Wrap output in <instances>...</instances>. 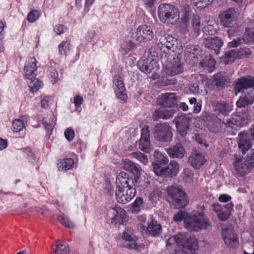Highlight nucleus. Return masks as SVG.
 Masks as SVG:
<instances>
[{
	"label": "nucleus",
	"mask_w": 254,
	"mask_h": 254,
	"mask_svg": "<svg viewBox=\"0 0 254 254\" xmlns=\"http://www.w3.org/2000/svg\"><path fill=\"white\" fill-rule=\"evenodd\" d=\"M83 102V98L79 95H76L74 97L73 103L76 108L79 107Z\"/></svg>",
	"instance_id": "obj_60"
},
{
	"label": "nucleus",
	"mask_w": 254,
	"mask_h": 254,
	"mask_svg": "<svg viewBox=\"0 0 254 254\" xmlns=\"http://www.w3.org/2000/svg\"><path fill=\"white\" fill-rule=\"evenodd\" d=\"M64 136L66 138V139L68 141H71L74 138V137L75 136V133L74 130L68 127L66 128V129L64 131Z\"/></svg>",
	"instance_id": "obj_53"
},
{
	"label": "nucleus",
	"mask_w": 254,
	"mask_h": 254,
	"mask_svg": "<svg viewBox=\"0 0 254 254\" xmlns=\"http://www.w3.org/2000/svg\"><path fill=\"white\" fill-rule=\"evenodd\" d=\"M215 112H217L223 115H227L231 110V107L224 101L216 102L213 105Z\"/></svg>",
	"instance_id": "obj_33"
},
{
	"label": "nucleus",
	"mask_w": 254,
	"mask_h": 254,
	"mask_svg": "<svg viewBox=\"0 0 254 254\" xmlns=\"http://www.w3.org/2000/svg\"><path fill=\"white\" fill-rule=\"evenodd\" d=\"M191 165L195 169H199L205 162L206 159L202 153L194 152L189 159Z\"/></svg>",
	"instance_id": "obj_27"
},
{
	"label": "nucleus",
	"mask_w": 254,
	"mask_h": 254,
	"mask_svg": "<svg viewBox=\"0 0 254 254\" xmlns=\"http://www.w3.org/2000/svg\"><path fill=\"white\" fill-rule=\"evenodd\" d=\"M161 191L159 189L154 190L149 195V199L153 202H156L160 200Z\"/></svg>",
	"instance_id": "obj_51"
},
{
	"label": "nucleus",
	"mask_w": 254,
	"mask_h": 254,
	"mask_svg": "<svg viewBox=\"0 0 254 254\" xmlns=\"http://www.w3.org/2000/svg\"><path fill=\"white\" fill-rule=\"evenodd\" d=\"M153 38L152 28L147 25L139 26L135 32V38L136 41L142 42L151 40Z\"/></svg>",
	"instance_id": "obj_14"
},
{
	"label": "nucleus",
	"mask_w": 254,
	"mask_h": 254,
	"mask_svg": "<svg viewBox=\"0 0 254 254\" xmlns=\"http://www.w3.org/2000/svg\"><path fill=\"white\" fill-rule=\"evenodd\" d=\"M136 190L134 187H120L116 190V199L118 202L126 204L129 202L135 196Z\"/></svg>",
	"instance_id": "obj_7"
},
{
	"label": "nucleus",
	"mask_w": 254,
	"mask_h": 254,
	"mask_svg": "<svg viewBox=\"0 0 254 254\" xmlns=\"http://www.w3.org/2000/svg\"><path fill=\"white\" fill-rule=\"evenodd\" d=\"M244 35L247 38L248 42H254V28L246 30Z\"/></svg>",
	"instance_id": "obj_54"
},
{
	"label": "nucleus",
	"mask_w": 254,
	"mask_h": 254,
	"mask_svg": "<svg viewBox=\"0 0 254 254\" xmlns=\"http://www.w3.org/2000/svg\"><path fill=\"white\" fill-rule=\"evenodd\" d=\"M164 65L165 72L169 76L180 74L184 71V64L178 56L174 54L168 56Z\"/></svg>",
	"instance_id": "obj_6"
},
{
	"label": "nucleus",
	"mask_w": 254,
	"mask_h": 254,
	"mask_svg": "<svg viewBox=\"0 0 254 254\" xmlns=\"http://www.w3.org/2000/svg\"><path fill=\"white\" fill-rule=\"evenodd\" d=\"M222 235L226 246L230 248H235L239 245L238 238L233 230H223Z\"/></svg>",
	"instance_id": "obj_18"
},
{
	"label": "nucleus",
	"mask_w": 254,
	"mask_h": 254,
	"mask_svg": "<svg viewBox=\"0 0 254 254\" xmlns=\"http://www.w3.org/2000/svg\"><path fill=\"white\" fill-rule=\"evenodd\" d=\"M214 79L215 80L218 81L216 82L218 84L219 82H223L225 80V77L223 73L219 72L214 75Z\"/></svg>",
	"instance_id": "obj_61"
},
{
	"label": "nucleus",
	"mask_w": 254,
	"mask_h": 254,
	"mask_svg": "<svg viewBox=\"0 0 254 254\" xmlns=\"http://www.w3.org/2000/svg\"><path fill=\"white\" fill-rule=\"evenodd\" d=\"M166 150L169 156L172 158L181 159L185 154V149L181 143H177Z\"/></svg>",
	"instance_id": "obj_28"
},
{
	"label": "nucleus",
	"mask_w": 254,
	"mask_h": 254,
	"mask_svg": "<svg viewBox=\"0 0 254 254\" xmlns=\"http://www.w3.org/2000/svg\"><path fill=\"white\" fill-rule=\"evenodd\" d=\"M182 177L185 182L190 183L192 182L193 174L189 169H185L182 174Z\"/></svg>",
	"instance_id": "obj_52"
},
{
	"label": "nucleus",
	"mask_w": 254,
	"mask_h": 254,
	"mask_svg": "<svg viewBox=\"0 0 254 254\" xmlns=\"http://www.w3.org/2000/svg\"><path fill=\"white\" fill-rule=\"evenodd\" d=\"M197 210L193 214H187L185 218V228L190 231L198 232L207 229L210 223L203 212L204 206L197 207Z\"/></svg>",
	"instance_id": "obj_1"
},
{
	"label": "nucleus",
	"mask_w": 254,
	"mask_h": 254,
	"mask_svg": "<svg viewBox=\"0 0 254 254\" xmlns=\"http://www.w3.org/2000/svg\"><path fill=\"white\" fill-rule=\"evenodd\" d=\"M237 12L234 8H230L219 15L221 24L226 27H230L236 21Z\"/></svg>",
	"instance_id": "obj_15"
},
{
	"label": "nucleus",
	"mask_w": 254,
	"mask_h": 254,
	"mask_svg": "<svg viewBox=\"0 0 254 254\" xmlns=\"http://www.w3.org/2000/svg\"><path fill=\"white\" fill-rule=\"evenodd\" d=\"M203 45L206 48L212 50L216 55L219 54V50L223 45L220 39L217 37H209L203 39Z\"/></svg>",
	"instance_id": "obj_20"
},
{
	"label": "nucleus",
	"mask_w": 254,
	"mask_h": 254,
	"mask_svg": "<svg viewBox=\"0 0 254 254\" xmlns=\"http://www.w3.org/2000/svg\"><path fill=\"white\" fill-rule=\"evenodd\" d=\"M116 184L117 188L120 187H133L134 181L132 178H130L128 174L124 172H120L116 177Z\"/></svg>",
	"instance_id": "obj_22"
},
{
	"label": "nucleus",
	"mask_w": 254,
	"mask_h": 254,
	"mask_svg": "<svg viewBox=\"0 0 254 254\" xmlns=\"http://www.w3.org/2000/svg\"><path fill=\"white\" fill-rule=\"evenodd\" d=\"M67 28L63 25L58 24L54 28V31L57 35H60L64 33Z\"/></svg>",
	"instance_id": "obj_59"
},
{
	"label": "nucleus",
	"mask_w": 254,
	"mask_h": 254,
	"mask_svg": "<svg viewBox=\"0 0 254 254\" xmlns=\"http://www.w3.org/2000/svg\"><path fill=\"white\" fill-rule=\"evenodd\" d=\"M215 61L211 56H206L200 63V65L209 72H212L215 68Z\"/></svg>",
	"instance_id": "obj_34"
},
{
	"label": "nucleus",
	"mask_w": 254,
	"mask_h": 254,
	"mask_svg": "<svg viewBox=\"0 0 254 254\" xmlns=\"http://www.w3.org/2000/svg\"><path fill=\"white\" fill-rule=\"evenodd\" d=\"M131 156L137 159L140 163L146 165L148 163V158L146 155L140 152H134L131 154Z\"/></svg>",
	"instance_id": "obj_43"
},
{
	"label": "nucleus",
	"mask_w": 254,
	"mask_h": 254,
	"mask_svg": "<svg viewBox=\"0 0 254 254\" xmlns=\"http://www.w3.org/2000/svg\"><path fill=\"white\" fill-rule=\"evenodd\" d=\"M29 117L27 115L21 116L12 122V129L14 132H19L23 130L28 125Z\"/></svg>",
	"instance_id": "obj_29"
},
{
	"label": "nucleus",
	"mask_w": 254,
	"mask_h": 254,
	"mask_svg": "<svg viewBox=\"0 0 254 254\" xmlns=\"http://www.w3.org/2000/svg\"><path fill=\"white\" fill-rule=\"evenodd\" d=\"M167 192L169 198L176 208H183L188 204L186 194L182 188L175 185L167 188Z\"/></svg>",
	"instance_id": "obj_3"
},
{
	"label": "nucleus",
	"mask_w": 254,
	"mask_h": 254,
	"mask_svg": "<svg viewBox=\"0 0 254 254\" xmlns=\"http://www.w3.org/2000/svg\"><path fill=\"white\" fill-rule=\"evenodd\" d=\"M190 121L191 118L181 113L174 119L173 122L175 123L179 134L185 137L188 133Z\"/></svg>",
	"instance_id": "obj_9"
},
{
	"label": "nucleus",
	"mask_w": 254,
	"mask_h": 254,
	"mask_svg": "<svg viewBox=\"0 0 254 254\" xmlns=\"http://www.w3.org/2000/svg\"><path fill=\"white\" fill-rule=\"evenodd\" d=\"M154 173L158 176L174 177L176 176L179 171V165L175 161H171L169 164L163 168L155 165Z\"/></svg>",
	"instance_id": "obj_8"
},
{
	"label": "nucleus",
	"mask_w": 254,
	"mask_h": 254,
	"mask_svg": "<svg viewBox=\"0 0 254 254\" xmlns=\"http://www.w3.org/2000/svg\"><path fill=\"white\" fill-rule=\"evenodd\" d=\"M158 104L164 107H172L177 104V96L175 93L162 94L159 98Z\"/></svg>",
	"instance_id": "obj_21"
},
{
	"label": "nucleus",
	"mask_w": 254,
	"mask_h": 254,
	"mask_svg": "<svg viewBox=\"0 0 254 254\" xmlns=\"http://www.w3.org/2000/svg\"><path fill=\"white\" fill-rule=\"evenodd\" d=\"M191 23L194 33H196V36L198 35L201 27L199 17L197 15H194L191 20Z\"/></svg>",
	"instance_id": "obj_44"
},
{
	"label": "nucleus",
	"mask_w": 254,
	"mask_h": 254,
	"mask_svg": "<svg viewBox=\"0 0 254 254\" xmlns=\"http://www.w3.org/2000/svg\"><path fill=\"white\" fill-rule=\"evenodd\" d=\"M28 79L30 80L28 83V86L33 93L42 87L43 84L38 79L34 77L33 79Z\"/></svg>",
	"instance_id": "obj_39"
},
{
	"label": "nucleus",
	"mask_w": 254,
	"mask_h": 254,
	"mask_svg": "<svg viewBox=\"0 0 254 254\" xmlns=\"http://www.w3.org/2000/svg\"><path fill=\"white\" fill-rule=\"evenodd\" d=\"M41 106L44 108H48L53 103V99L49 96L45 97L41 100Z\"/></svg>",
	"instance_id": "obj_56"
},
{
	"label": "nucleus",
	"mask_w": 254,
	"mask_h": 254,
	"mask_svg": "<svg viewBox=\"0 0 254 254\" xmlns=\"http://www.w3.org/2000/svg\"><path fill=\"white\" fill-rule=\"evenodd\" d=\"M219 220L221 221H226L230 216V213L229 211H223L222 210L217 215Z\"/></svg>",
	"instance_id": "obj_57"
},
{
	"label": "nucleus",
	"mask_w": 254,
	"mask_h": 254,
	"mask_svg": "<svg viewBox=\"0 0 254 254\" xmlns=\"http://www.w3.org/2000/svg\"><path fill=\"white\" fill-rule=\"evenodd\" d=\"M236 50H231L226 52L221 59L225 64H231L238 58Z\"/></svg>",
	"instance_id": "obj_36"
},
{
	"label": "nucleus",
	"mask_w": 254,
	"mask_h": 254,
	"mask_svg": "<svg viewBox=\"0 0 254 254\" xmlns=\"http://www.w3.org/2000/svg\"><path fill=\"white\" fill-rule=\"evenodd\" d=\"M251 53L252 52L251 50L246 47L240 48L239 50H237L238 59L247 58L251 55Z\"/></svg>",
	"instance_id": "obj_46"
},
{
	"label": "nucleus",
	"mask_w": 254,
	"mask_h": 254,
	"mask_svg": "<svg viewBox=\"0 0 254 254\" xmlns=\"http://www.w3.org/2000/svg\"><path fill=\"white\" fill-rule=\"evenodd\" d=\"M199 49L194 45H188L185 49V54L186 60L195 62L194 60L198 58Z\"/></svg>",
	"instance_id": "obj_30"
},
{
	"label": "nucleus",
	"mask_w": 254,
	"mask_h": 254,
	"mask_svg": "<svg viewBox=\"0 0 254 254\" xmlns=\"http://www.w3.org/2000/svg\"><path fill=\"white\" fill-rule=\"evenodd\" d=\"M153 157L155 158V162L152 163V167L154 171L155 165L158 166L159 168H163V166L165 165L168 163V157L161 153L158 150H155L154 152Z\"/></svg>",
	"instance_id": "obj_31"
},
{
	"label": "nucleus",
	"mask_w": 254,
	"mask_h": 254,
	"mask_svg": "<svg viewBox=\"0 0 254 254\" xmlns=\"http://www.w3.org/2000/svg\"><path fill=\"white\" fill-rule=\"evenodd\" d=\"M213 0H193V4L196 7L204 8L209 5Z\"/></svg>",
	"instance_id": "obj_45"
},
{
	"label": "nucleus",
	"mask_w": 254,
	"mask_h": 254,
	"mask_svg": "<svg viewBox=\"0 0 254 254\" xmlns=\"http://www.w3.org/2000/svg\"><path fill=\"white\" fill-rule=\"evenodd\" d=\"M239 148L241 150L243 154H245L252 146L251 140L250 135L244 132H240L239 134Z\"/></svg>",
	"instance_id": "obj_26"
},
{
	"label": "nucleus",
	"mask_w": 254,
	"mask_h": 254,
	"mask_svg": "<svg viewBox=\"0 0 254 254\" xmlns=\"http://www.w3.org/2000/svg\"><path fill=\"white\" fill-rule=\"evenodd\" d=\"M139 149L143 152L149 153L152 150L150 140L149 127L145 125L141 129V137L138 141Z\"/></svg>",
	"instance_id": "obj_10"
},
{
	"label": "nucleus",
	"mask_w": 254,
	"mask_h": 254,
	"mask_svg": "<svg viewBox=\"0 0 254 254\" xmlns=\"http://www.w3.org/2000/svg\"><path fill=\"white\" fill-rule=\"evenodd\" d=\"M74 164V160L71 158H66L60 160L57 163L59 170H66L70 169Z\"/></svg>",
	"instance_id": "obj_37"
},
{
	"label": "nucleus",
	"mask_w": 254,
	"mask_h": 254,
	"mask_svg": "<svg viewBox=\"0 0 254 254\" xmlns=\"http://www.w3.org/2000/svg\"><path fill=\"white\" fill-rule=\"evenodd\" d=\"M113 87L117 98L123 101H126L127 95L122 77L115 75L113 78Z\"/></svg>",
	"instance_id": "obj_13"
},
{
	"label": "nucleus",
	"mask_w": 254,
	"mask_h": 254,
	"mask_svg": "<svg viewBox=\"0 0 254 254\" xmlns=\"http://www.w3.org/2000/svg\"><path fill=\"white\" fill-rule=\"evenodd\" d=\"M41 15V11L36 9L32 10L27 14V19L29 22L33 23L38 20Z\"/></svg>",
	"instance_id": "obj_41"
},
{
	"label": "nucleus",
	"mask_w": 254,
	"mask_h": 254,
	"mask_svg": "<svg viewBox=\"0 0 254 254\" xmlns=\"http://www.w3.org/2000/svg\"><path fill=\"white\" fill-rule=\"evenodd\" d=\"M122 165L125 170L131 172L134 175L135 178H139L140 176L142 169L138 164L125 159L122 161Z\"/></svg>",
	"instance_id": "obj_25"
},
{
	"label": "nucleus",
	"mask_w": 254,
	"mask_h": 254,
	"mask_svg": "<svg viewBox=\"0 0 254 254\" xmlns=\"http://www.w3.org/2000/svg\"><path fill=\"white\" fill-rule=\"evenodd\" d=\"M177 39L170 36L159 35L156 38V44L160 51L165 54V57L174 54Z\"/></svg>",
	"instance_id": "obj_5"
},
{
	"label": "nucleus",
	"mask_w": 254,
	"mask_h": 254,
	"mask_svg": "<svg viewBox=\"0 0 254 254\" xmlns=\"http://www.w3.org/2000/svg\"><path fill=\"white\" fill-rule=\"evenodd\" d=\"M108 213L112 217V224L115 225L123 224L126 221L127 218L126 211L119 206H116L110 208Z\"/></svg>",
	"instance_id": "obj_12"
},
{
	"label": "nucleus",
	"mask_w": 254,
	"mask_h": 254,
	"mask_svg": "<svg viewBox=\"0 0 254 254\" xmlns=\"http://www.w3.org/2000/svg\"><path fill=\"white\" fill-rule=\"evenodd\" d=\"M248 157L249 160L247 161L249 162L250 167H254V150L250 151Z\"/></svg>",
	"instance_id": "obj_64"
},
{
	"label": "nucleus",
	"mask_w": 254,
	"mask_h": 254,
	"mask_svg": "<svg viewBox=\"0 0 254 254\" xmlns=\"http://www.w3.org/2000/svg\"><path fill=\"white\" fill-rule=\"evenodd\" d=\"M233 165L237 174L241 176H244L250 172L249 162L240 155H234Z\"/></svg>",
	"instance_id": "obj_11"
},
{
	"label": "nucleus",
	"mask_w": 254,
	"mask_h": 254,
	"mask_svg": "<svg viewBox=\"0 0 254 254\" xmlns=\"http://www.w3.org/2000/svg\"><path fill=\"white\" fill-rule=\"evenodd\" d=\"M123 237L125 240L129 242L126 245L127 248L138 251H141L142 249H144V245L143 244L138 245L137 243L134 242H131L132 240V237L130 234V232L128 229H126V230L124 232Z\"/></svg>",
	"instance_id": "obj_32"
},
{
	"label": "nucleus",
	"mask_w": 254,
	"mask_h": 254,
	"mask_svg": "<svg viewBox=\"0 0 254 254\" xmlns=\"http://www.w3.org/2000/svg\"><path fill=\"white\" fill-rule=\"evenodd\" d=\"M165 108H160L154 111L152 115V118L154 121H158L159 119H169L174 116L176 112L174 109H167Z\"/></svg>",
	"instance_id": "obj_24"
},
{
	"label": "nucleus",
	"mask_w": 254,
	"mask_h": 254,
	"mask_svg": "<svg viewBox=\"0 0 254 254\" xmlns=\"http://www.w3.org/2000/svg\"><path fill=\"white\" fill-rule=\"evenodd\" d=\"M52 249L56 254H68L69 253V247L65 243L58 244L55 248L52 246Z\"/></svg>",
	"instance_id": "obj_38"
},
{
	"label": "nucleus",
	"mask_w": 254,
	"mask_h": 254,
	"mask_svg": "<svg viewBox=\"0 0 254 254\" xmlns=\"http://www.w3.org/2000/svg\"><path fill=\"white\" fill-rule=\"evenodd\" d=\"M49 76L51 79V82L53 84L55 83L58 79V73L57 71L53 68H51L49 70Z\"/></svg>",
	"instance_id": "obj_58"
},
{
	"label": "nucleus",
	"mask_w": 254,
	"mask_h": 254,
	"mask_svg": "<svg viewBox=\"0 0 254 254\" xmlns=\"http://www.w3.org/2000/svg\"><path fill=\"white\" fill-rule=\"evenodd\" d=\"M188 17L185 16L178 26L179 30L183 33H186L188 31Z\"/></svg>",
	"instance_id": "obj_47"
},
{
	"label": "nucleus",
	"mask_w": 254,
	"mask_h": 254,
	"mask_svg": "<svg viewBox=\"0 0 254 254\" xmlns=\"http://www.w3.org/2000/svg\"><path fill=\"white\" fill-rule=\"evenodd\" d=\"M158 16L163 23L174 24L179 20L180 11L173 5L163 3L158 6Z\"/></svg>",
	"instance_id": "obj_2"
},
{
	"label": "nucleus",
	"mask_w": 254,
	"mask_h": 254,
	"mask_svg": "<svg viewBox=\"0 0 254 254\" xmlns=\"http://www.w3.org/2000/svg\"><path fill=\"white\" fill-rule=\"evenodd\" d=\"M231 197L227 194H222L219 197L218 200L222 202H227L230 200Z\"/></svg>",
	"instance_id": "obj_62"
},
{
	"label": "nucleus",
	"mask_w": 254,
	"mask_h": 254,
	"mask_svg": "<svg viewBox=\"0 0 254 254\" xmlns=\"http://www.w3.org/2000/svg\"><path fill=\"white\" fill-rule=\"evenodd\" d=\"M212 210L217 215L222 210V206L219 203H215L211 205Z\"/></svg>",
	"instance_id": "obj_63"
},
{
	"label": "nucleus",
	"mask_w": 254,
	"mask_h": 254,
	"mask_svg": "<svg viewBox=\"0 0 254 254\" xmlns=\"http://www.w3.org/2000/svg\"><path fill=\"white\" fill-rule=\"evenodd\" d=\"M37 61L34 57L28 59L24 66L25 75L27 79H33L36 76Z\"/></svg>",
	"instance_id": "obj_23"
},
{
	"label": "nucleus",
	"mask_w": 254,
	"mask_h": 254,
	"mask_svg": "<svg viewBox=\"0 0 254 254\" xmlns=\"http://www.w3.org/2000/svg\"><path fill=\"white\" fill-rule=\"evenodd\" d=\"M139 69L145 73H149L154 69H158L156 60L150 57L142 58L138 62Z\"/></svg>",
	"instance_id": "obj_17"
},
{
	"label": "nucleus",
	"mask_w": 254,
	"mask_h": 254,
	"mask_svg": "<svg viewBox=\"0 0 254 254\" xmlns=\"http://www.w3.org/2000/svg\"><path fill=\"white\" fill-rule=\"evenodd\" d=\"M152 132L155 140L159 142L167 143L171 142L172 140L173 133L168 123L164 122L155 124Z\"/></svg>",
	"instance_id": "obj_4"
},
{
	"label": "nucleus",
	"mask_w": 254,
	"mask_h": 254,
	"mask_svg": "<svg viewBox=\"0 0 254 254\" xmlns=\"http://www.w3.org/2000/svg\"><path fill=\"white\" fill-rule=\"evenodd\" d=\"M143 199L141 197H138L136 198L134 201L132 203V211L134 213H138L140 210V207L143 203Z\"/></svg>",
	"instance_id": "obj_50"
},
{
	"label": "nucleus",
	"mask_w": 254,
	"mask_h": 254,
	"mask_svg": "<svg viewBox=\"0 0 254 254\" xmlns=\"http://www.w3.org/2000/svg\"><path fill=\"white\" fill-rule=\"evenodd\" d=\"M57 218L60 223L64 226L70 229L74 227V224L64 215H59Z\"/></svg>",
	"instance_id": "obj_42"
},
{
	"label": "nucleus",
	"mask_w": 254,
	"mask_h": 254,
	"mask_svg": "<svg viewBox=\"0 0 254 254\" xmlns=\"http://www.w3.org/2000/svg\"><path fill=\"white\" fill-rule=\"evenodd\" d=\"M254 98L251 93L243 95L240 97V99L236 103L238 108H243L246 106L252 105L254 102Z\"/></svg>",
	"instance_id": "obj_35"
},
{
	"label": "nucleus",
	"mask_w": 254,
	"mask_h": 254,
	"mask_svg": "<svg viewBox=\"0 0 254 254\" xmlns=\"http://www.w3.org/2000/svg\"><path fill=\"white\" fill-rule=\"evenodd\" d=\"M135 46V44L129 39L124 40L121 45L122 50L125 54H127Z\"/></svg>",
	"instance_id": "obj_40"
},
{
	"label": "nucleus",
	"mask_w": 254,
	"mask_h": 254,
	"mask_svg": "<svg viewBox=\"0 0 254 254\" xmlns=\"http://www.w3.org/2000/svg\"><path fill=\"white\" fill-rule=\"evenodd\" d=\"M43 124L47 131V134L50 135L52 133L53 128L55 124V122L53 121L48 122L46 119H44L43 120Z\"/></svg>",
	"instance_id": "obj_49"
},
{
	"label": "nucleus",
	"mask_w": 254,
	"mask_h": 254,
	"mask_svg": "<svg viewBox=\"0 0 254 254\" xmlns=\"http://www.w3.org/2000/svg\"><path fill=\"white\" fill-rule=\"evenodd\" d=\"M70 43L68 41H63L59 46V51L60 54L66 55L69 51Z\"/></svg>",
	"instance_id": "obj_48"
},
{
	"label": "nucleus",
	"mask_w": 254,
	"mask_h": 254,
	"mask_svg": "<svg viewBox=\"0 0 254 254\" xmlns=\"http://www.w3.org/2000/svg\"><path fill=\"white\" fill-rule=\"evenodd\" d=\"M148 226L141 225L140 228L150 236L156 237L159 236L162 232V227L160 224L155 220H152L148 222Z\"/></svg>",
	"instance_id": "obj_19"
},
{
	"label": "nucleus",
	"mask_w": 254,
	"mask_h": 254,
	"mask_svg": "<svg viewBox=\"0 0 254 254\" xmlns=\"http://www.w3.org/2000/svg\"><path fill=\"white\" fill-rule=\"evenodd\" d=\"M254 89V77L248 76L241 77L237 80L234 85L235 92H244L245 89Z\"/></svg>",
	"instance_id": "obj_16"
},
{
	"label": "nucleus",
	"mask_w": 254,
	"mask_h": 254,
	"mask_svg": "<svg viewBox=\"0 0 254 254\" xmlns=\"http://www.w3.org/2000/svg\"><path fill=\"white\" fill-rule=\"evenodd\" d=\"M187 214L186 213L183 211H179L173 217V220L175 222H180L183 219L185 220V218Z\"/></svg>",
	"instance_id": "obj_55"
}]
</instances>
